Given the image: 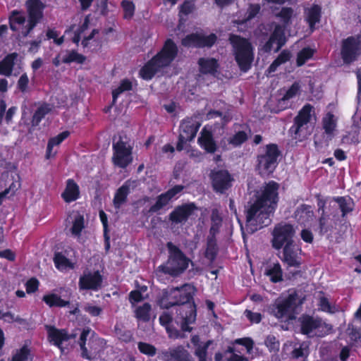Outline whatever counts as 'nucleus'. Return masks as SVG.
Wrapping results in <instances>:
<instances>
[{"instance_id": "nucleus-1", "label": "nucleus", "mask_w": 361, "mask_h": 361, "mask_svg": "<svg viewBox=\"0 0 361 361\" xmlns=\"http://www.w3.org/2000/svg\"><path fill=\"white\" fill-rule=\"evenodd\" d=\"M279 185L270 180L264 186L260 192H257L249 200L245 206V229L250 234L269 226L279 200Z\"/></svg>"}, {"instance_id": "nucleus-2", "label": "nucleus", "mask_w": 361, "mask_h": 361, "mask_svg": "<svg viewBox=\"0 0 361 361\" xmlns=\"http://www.w3.org/2000/svg\"><path fill=\"white\" fill-rule=\"evenodd\" d=\"M195 288L185 283L180 287L171 288L163 291L158 300V305L162 309L177 307L178 317L181 319V329L191 331L190 324L195 322L197 316V307L194 301Z\"/></svg>"}, {"instance_id": "nucleus-3", "label": "nucleus", "mask_w": 361, "mask_h": 361, "mask_svg": "<svg viewBox=\"0 0 361 361\" xmlns=\"http://www.w3.org/2000/svg\"><path fill=\"white\" fill-rule=\"evenodd\" d=\"M178 54L177 44L172 39H166L161 49L140 68V77L145 80H152L157 73L170 66Z\"/></svg>"}, {"instance_id": "nucleus-4", "label": "nucleus", "mask_w": 361, "mask_h": 361, "mask_svg": "<svg viewBox=\"0 0 361 361\" xmlns=\"http://www.w3.org/2000/svg\"><path fill=\"white\" fill-rule=\"evenodd\" d=\"M302 303L297 290H289L286 297H279L269 307L271 315L281 321H292L295 319L296 310Z\"/></svg>"}, {"instance_id": "nucleus-5", "label": "nucleus", "mask_w": 361, "mask_h": 361, "mask_svg": "<svg viewBox=\"0 0 361 361\" xmlns=\"http://www.w3.org/2000/svg\"><path fill=\"white\" fill-rule=\"evenodd\" d=\"M228 40L233 47L235 60L240 70L243 73L247 72L251 68L254 60L251 42L247 39L235 34H231Z\"/></svg>"}, {"instance_id": "nucleus-6", "label": "nucleus", "mask_w": 361, "mask_h": 361, "mask_svg": "<svg viewBox=\"0 0 361 361\" xmlns=\"http://www.w3.org/2000/svg\"><path fill=\"white\" fill-rule=\"evenodd\" d=\"M169 257L164 264L159 266V269L165 274L176 277L183 274L188 267L190 259L183 252L172 242L166 243Z\"/></svg>"}, {"instance_id": "nucleus-7", "label": "nucleus", "mask_w": 361, "mask_h": 361, "mask_svg": "<svg viewBox=\"0 0 361 361\" xmlns=\"http://www.w3.org/2000/svg\"><path fill=\"white\" fill-rule=\"evenodd\" d=\"M133 145L126 136L119 135L117 140L114 139L111 157L113 164L121 169L127 168L133 161Z\"/></svg>"}, {"instance_id": "nucleus-8", "label": "nucleus", "mask_w": 361, "mask_h": 361, "mask_svg": "<svg viewBox=\"0 0 361 361\" xmlns=\"http://www.w3.org/2000/svg\"><path fill=\"white\" fill-rule=\"evenodd\" d=\"M337 216V214H333L332 218L330 217V214L319 216L315 231L320 236L325 237L330 243L339 244L343 239L344 232L337 228L338 221Z\"/></svg>"}, {"instance_id": "nucleus-9", "label": "nucleus", "mask_w": 361, "mask_h": 361, "mask_svg": "<svg viewBox=\"0 0 361 361\" xmlns=\"http://www.w3.org/2000/svg\"><path fill=\"white\" fill-rule=\"evenodd\" d=\"M281 156L279 146L269 143L264 147V153L257 156L256 169L261 175L271 174L278 166V159Z\"/></svg>"}, {"instance_id": "nucleus-10", "label": "nucleus", "mask_w": 361, "mask_h": 361, "mask_svg": "<svg viewBox=\"0 0 361 361\" xmlns=\"http://www.w3.org/2000/svg\"><path fill=\"white\" fill-rule=\"evenodd\" d=\"M296 231L290 223L281 221L276 224L271 231V246L274 250H279L285 245L294 243Z\"/></svg>"}, {"instance_id": "nucleus-11", "label": "nucleus", "mask_w": 361, "mask_h": 361, "mask_svg": "<svg viewBox=\"0 0 361 361\" xmlns=\"http://www.w3.org/2000/svg\"><path fill=\"white\" fill-rule=\"evenodd\" d=\"M27 13V23L22 30L23 37H27L42 21L46 5L41 0H27L25 4Z\"/></svg>"}, {"instance_id": "nucleus-12", "label": "nucleus", "mask_w": 361, "mask_h": 361, "mask_svg": "<svg viewBox=\"0 0 361 361\" xmlns=\"http://www.w3.org/2000/svg\"><path fill=\"white\" fill-rule=\"evenodd\" d=\"M361 55V35L349 36L341 41V56L345 64H350Z\"/></svg>"}, {"instance_id": "nucleus-13", "label": "nucleus", "mask_w": 361, "mask_h": 361, "mask_svg": "<svg viewBox=\"0 0 361 361\" xmlns=\"http://www.w3.org/2000/svg\"><path fill=\"white\" fill-rule=\"evenodd\" d=\"M209 178L213 190L219 194L226 193L234 182L233 176L226 169L212 170Z\"/></svg>"}, {"instance_id": "nucleus-14", "label": "nucleus", "mask_w": 361, "mask_h": 361, "mask_svg": "<svg viewBox=\"0 0 361 361\" xmlns=\"http://www.w3.org/2000/svg\"><path fill=\"white\" fill-rule=\"evenodd\" d=\"M286 28L283 25L276 24L268 40L262 47V50L265 53H270L276 44L274 52H278L286 43Z\"/></svg>"}, {"instance_id": "nucleus-15", "label": "nucleus", "mask_w": 361, "mask_h": 361, "mask_svg": "<svg viewBox=\"0 0 361 361\" xmlns=\"http://www.w3.org/2000/svg\"><path fill=\"white\" fill-rule=\"evenodd\" d=\"M312 110L313 106L310 104H307L302 106L295 117L294 123L290 128V133L294 135L295 139L302 140V138L306 137L305 135H302V128L310 121Z\"/></svg>"}, {"instance_id": "nucleus-16", "label": "nucleus", "mask_w": 361, "mask_h": 361, "mask_svg": "<svg viewBox=\"0 0 361 361\" xmlns=\"http://www.w3.org/2000/svg\"><path fill=\"white\" fill-rule=\"evenodd\" d=\"M103 276L99 270L84 271L79 278L78 286L82 290L98 291L102 288Z\"/></svg>"}, {"instance_id": "nucleus-17", "label": "nucleus", "mask_w": 361, "mask_h": 361, "mask_svg": "<svg viewBox=\"0 0 361 361\" xmlns=\"http://www.w3.org/2000/svg\"><path fill=\"white\" fill-rule=\"evenodd\" d=\"M183 189V185H176L165 192L158 195L157 197L156 202L149 207L148 213L154 214L159 212L161 209L166 207L171 201V200L178 194L181 192Z\"/></svg>"}, {"instance_id": "nucleus-18", "label": "nucleus", "mask_w": 361, "mask_h": 361, "mask_svg": "<svg viewBox=\"0 0 361 361\" xmlns=\"http://www.w3.org/2000/svg\"><path fill=\"white\" fill-rule=\"evenodd\" d=\"M197 209V207L194 202L182 204L176 207L169 214V220L176 224L185 223Z\"/></svg>"}, {"instance_id": "nucleus-19", "label": "nucleus", "mask_w": 361, "mask_h": 361, "mask_svg": "<svg viewBox=\"0 0 361 361\" xmlns=\"http://www.w3.org/2000/svg\"><path fill=\"white\" fill-rule=\"evenodd\" d=\"M44 328L47 331L48 341L57 347L61 354L63 353L65 349L63 346V343L68 341L67 329H58L53 325H45Z\"/></svg>"}, {"instance_id": "nucleus-20", "label": "nucleus", "mask_w": 361, "mask_h": 361, "mask_svg": "<svg viewBox=\"0 0 361 361\" xmlns=\"http://www.w3.org/2000/svg\"><path fill=\"white\" fill-rule=\"evenodd\" d=\"M282 248L283 257L281 260L287 265V267L300 268L301 257H299L298 251L301 252V249L297 248L295 243L285 245Z\"/></svg>"}, {"instance_id": "nucleus-21", "label": "nucleus", "mask_w": 361, "mask_h": 361, "mask_svg": "<svg viewBox=\"0 0 361 361\" xmlns=\"http://www.w3.org/2000/svg\"><path fill=\"white\" fill-rule=\"evenodd\" d=\"M300 333L303 335H310L313 331L322 326V320L319 317L303 314L298 318Z\"/></svg>"}, {"instance_id": "nucleus-22", "label": "nucleus", "mask_w": 361, "mask_h": 361, "mask_svg": "<svg viewBox=\"0 0 361 361\" xmlns=\"http://www.w3.org/2000/svg\"><path fill=\"white\" fill-rule=\"evenodd\" d=\"M314 212L312 206L302 204L294 212V218L300 224L306 225L313 220Z\"/></svg>"}, {"instance_id": "nucleus-23", "label": "nucleus", "mask_w": 361, "mask_h": 361, "mask_svg": "<svg viewBox=\"0 0 361 361\" xmlns=\"http://www.w3.org/2000/svg\"><path fill=\"white\" fill-rule=\"evenodd\" d=\"M197 142L200 146L208 153L214 154L217 149L212 131L206 130L205 128L202 130Z\"/></svg>"}, {"instance_id": "nucleus-24", "label": "nucleus", "mask_w": 361, "mask_h": 361, "mask_svg": "<svg viewBox=\"0 0 361 361\" xmlns=\"http://www.w3.org/2000/svg\"><path fill=\"white\" fill-rule=\"evenodd\" d=\"M200 124L192 118H186L183 119L180 125V133L185 135L189 139V142L192 141L196 136L199 130Z\"/></svg>"}, {"instance_id": "nucleus-25", "label": "nucleus", "mask_w": 361, "mask_h": 361, "mask_svg": "<svg viewBox=\"0 0 361 361\" xmlns=\"http://www.w3.org/2000/svg\"><path fill=\"white\" fill-rule=\"evenodd\" d=\"M61 197L66 203H71L80 197V188L75 181L69 178L66 180L65 190L61 193Z\"/></svg>"}, {"instance_id": "nucleus-26", "label": "nucleus", "mask_w": 361, "mask_h": 361, "mask_svg": "<svg viewBox=\"0 0 361 361\" xmlns=\"http://www.w3.org/2000/svg\"><path fill=\"white\" fill-rule=\"evenodd\" d=\"M322 13V7L318 4H314L310 8L305 9V21L312 32L315 30L316 24L320 22Z\"/></svg>"}, {"instance_id": "nucleus-27", "label": "nucleus", "mask_w": 361, "mask_h": 361, "mask_svg": "<svg viewBox=\"0 0 361 361\" xmlns=\"http://www.w3.org/2000/svg\"><path fill=\"white\" fill-rule=\"evenodd\" d=\"M68 130H64L56 136L50 137L47 142L45 157L49 159L54 157L57 153L56 151L53 152L54 147L60 145L70 135Z\"/></svg>"}, {"instance_id": "nucleus-28", "label": "nucleus", "mask_w": 361, "mask_h": 361, "mask_svg": "<svg viewBox=\"0 0 361 361\" xmlns=\"http://www.w3.org/2000/svg\"><path fill=\"white\" fill-rule=\"evenodd\" d=\"M197 64L200 72L205 75H214L219 66L218 61L214 58H200Z\"/></svg>"}, {"instance_id": "nucleus-29", "label": "nucleus", "mask_w": 361, "mask_h": 361, "mask_svg": "<svg viewBox=\"0 0 361 361\" xmlns=\"http://www.w3.org/2000/svg\"><path fill=\"white\" fill-rule=\"evenodd\" d=\"M130 192V185L126 183L119 187L113 199V204L116 209H120L128 200V196Z\"/></svg>"}, {"instance_id": "nucleus-30", "label": "nucleus", "mask_w": 361, "mask_h": 361, "mask_svg": "<svg viewBox=\"0 0 361 361\" xmlns=\"http://www.w3.org/2000/svg\"><path fill=\"white\" fill-rule=\"evenodd\" d=\"M18 56L16 52L11 53L0 61V75L10 76L12 74Z\"/></svg>"}, {"instance_id": "nucleus-31", "label": "nucleus", "mask_w": 361, "mask_h": 361, "mask_svg": "<svg viewBox=\"0 0 361 361\" xmlns=\"http://www.w3.org/2000/svg\"><path fill=\"white\" fill-rule=\"evenodd\" d=\"M26 21L25 16L23 11L13 10L11 12L8 17L10 29L16 32L24 25Z\"/></svg>"}, {"instance_id": "nucleus-32", "label": "nucleus", "mask_w": 361, "mask_h": 361, "mask_svg": "<svg viewBox=\"0 0 361 361\" xmlns=\"http://www.w3.org/2000/svg\"><path fill=\"white\" fill-rule=\"evenodd\" d=\"M264 275L269 278L271 283H276L283 281V270L279 262L267 266Z\"/></svg>"}, {"instance_id": "nucleus-33", "label": "nucleus", "mask_w": 361, "mask_h": 361, "mask_svg": "<svg viewBox=\"0 0 361 361\" xmlns=\"http://www.w3.org/2000/svg\"><path fill=\"white\" fill-rule=\"evenodd\" d=\"M90 334H94V332L92 331V329L90 327L87 326L83 328L80 331V338L78 341L81 350V357L87 360L92 359V357L90 355L88 350L85 345L87 337Z\"/></svg>"}, {"instance_id": "nucleus-34", "label": "nucleus", "mask_w": 361, "mask_h": 361, "mask_svg": "<svg viewBox=\"0 0 361 361\" xmlns=\"http://www.w3.org/2000/svg\"><path fill=\"white\" fill-rule=\"evenodd\" d=\"M334 200L338 204V208L341 212V217L345 218L346 215L353 212L354 209V202L350 197H336Z\"/></svg>"}, {"instance_id": "nucleus-35", "label": "nucleus", "mask_w": 361, "mask_h": 361, "mask_svg": "<svg viewBox=\"0 0 361 361\" xmlns=\"http://www.w3.org/2000/svg\"><path fill=\"white\" fill-rule=\"evenodd\" d=\"M42 300L49 307H63L69 305L70 304V302L68 300H65L62 299L61 296L55 293H49L44 295L42 298Z\"/></svg>"}, {"instance_id": "nucleus-36", "label": "nucleus", "mask_w": 361, "mask_h": 361, "mask_svg": "<svg viewBox=\"0 0 361 361\" xmlns=\"http://www.w3.org/2000/svg\"><path fill=\"white\" fill-rule=\"evenodd\" d=\"M294 16V10L291 7H283L281 11L275 14V16L280 20L286 29L287 27L292 24V18Z\"/></svg>"}, {"instance_id": "nucleus-37", "label": "nucleus", "mask_w": 361, "mask_h": 361, "mask_svg": "<svg viewBox=\"0 0 361 361\" xmlns=\"http://www.w3.org/2000/svg\"><path fill=\"white\" fill-rule=\"evenodd\" d=\"M32 360L31 350L27 345L17 349L12 355L11 361H28Z\"/></svg>"}, {"instance_id": "nucleus-38", "label": "nucleus", "mask_w": 361, "mask_h": 361, "mask_svg": "<svg viewBox=\"0 0 361 361\" xmlns=\"http://www.w3.org/2000/svg\"><path fill=\"white\" fill-rule=\"evenodd\" d=\"M51 111L50 107L48 104H44L39 106L34 114L32 115L31 119V125L32 127L37 126L42 120L45 117L47 114H48Z\"/></svg>"}, {"instance_id": "nucleus-39", "label": "nucleus", "mask_w": 361, "mask_h": 361, "mask_svg": "<svg viewBox=\"0 0 361 361\" xmlns=\"http://www.w3.org/2000/svg\"><path fill=\"white\" fill-rule=\"evenodd\" d=\"M322 126L324 133L331 137L336 127V122L332 113L328 112L322 118Z\"/></svg>"}, {"instance_id": "nucleus-40", "label": "nucleus", "mask_w": 361, "mask_h": 361, "mask_svg": "<svg viewBox=\"0 0 361 361\" xmlns=\"http://www.w3.org/2000/svg\"><path fill=\"white\" fill-rule=\"evenodd\" d=\"M159 323L162 326H164L169 333V336L170 338H177L180 336V332L178 330H176V334L173 335L171 331V324L173 321V317L171 314L166 312H164L159 318Z\"/></svg>"}, {"instance_id": "nucleus-41", "label": "nucleus", "mask_w": 361, "mask_h": 361, "mask_svg": "<svg viewBox=\"0 0 361 361\" xmlns=\"http://www.w3.org/2000/svg\"><path fill=\"white\" fill-rule=\"evenodd\" d=\"M152 306L149 302H145L142 305L138 306L135 311V317L140 321L147 322L150 320V312Z\"/></svg>"}, {"instance_id": "nucleus-42", "label": "nucleus", "mask_w": 361, "mask_h": 361, "mask_svg": "<svg viewBox=\"0 0 361 361\" xmlns=\"http://www.w3.org/2000/svg\"><path fill=\"white\" fill-rule=\"evenodd\" d=\"M218 254V247L216 238H208L207 239V248L204 256L210 262H214Z\"/></svg>"}, {"instance_id": "nucleus-43", "label": "nucleus", "mask_w": 361, "mask_h": 361, "mask_svg": "<svg viewBox=\"0 0 361 361\" xmlns=\"http://www.w3.org/2000/svg\"><path fill=\"white\" fill-rule=\"evenodd\" d=\"M133 89L132 82L126 78L121 81L120 85L112 91V104L116 102L118 96L126 91H130Z\"/></svg>"}, {"instance_id": "nucleus-44", "label": "nucleus", "mask_w": 361, "mask_h": 361, "mask_svg": "<svg viewBox=\"0 0 361 361\" xmlns=\"http://www.w3.org/2000/svg\"><path fill=\"white\" fill-rule=\"evenodd\" d=\"M54 262L56 268L59 270H63L67 268L73 267L71 262L62 252H55L54 256Z\"/></svg>"}, {"instance_id": "nucleus-45", "label": "nucleus", "mask_w": 361, "mask_h": 361, "mask_svg": "<svg viewBox=\"0 0 361 361\" xmlns=\"http://www.w3.org/2000/svg\"><path fill=\"white\" fill-rule=\"evenodd\" d=\"M181 44L185 47L200 49V33L195 32L187 35L182 39Z\"/></svg>"}, {"instance_id": "nucleus-46", "label": "nucleus", "mask_w": 361, "mask_h": 361, "mask_svg": "<svg viewBox=\"0 0 361 361\" xmlns=\"http://www.w3.org/2000/svg\"><path fill=\"white\" fill-rule=\"evenodd\" d=\"M314 50L310 47L302 48L297 54L296 65L298 67L303 66L307 61L314 56Z\"/></svg>"}, {"instance_id": "nucleus-47", "label": "nucleus", "mask_w": 361, "mask_h": 361, "mask_svg": "<svg viewBox=\"0 0 361 361\" xmlns=\"http://www.w3.org/2000/svg\"><path fill=\"white\" fill-rule=\"evenodd\" d=\"M248 139V135L243 130L236 132L233 136L228 138L227 142L233 147H240Z\"/></svg>"}, {"instance_id": "nucleus-48", "label": "nucleus", "mask_w": 361, "mask_h": 361, "mask_svg": "<svg viewBox=\"0 0 361 361\" xmlns=\"http://www.w3.org/2000/svg\"><path fill=\"white\" fill-rule=\"evenodd\" d=\"M212 226L209 229V235L208 238H216V235L219 232L222 225V218L218 213L212 212L211 216Z\"/></svg>"}, {"instance_id": "nucleus-49", "label": "nucleus", "mask_w": 361, "mask_h": 361, "mask_svg": "<svg viewBox=\"0 0 361 361\" xmlns=\"http://www.w3.org/2000/svg\"><path fill=\"white\" fill-rule=\"evenodd\" d=\"M86 61V56L79 54L75 50H71L66 54L62 59V62L64 63H76L78 64H82Z\"/></svg>"}, {"instance_id": "nucleus-50", "label": "nucleus", "mask_w": 361, "mask_h": 361, "mask_svg": "<svg viewBox=\"0 0 361 361\" xmlns=\"http://www.w3.org/2000/svg\"><path fill=\"white\" fill-rule=\"evenodd\" d=\"M85 228V219L82 214H78L75 216L71 228V233L74 235H80L82 229Z\"/></svg>"}, {"instance_id": "nucleus-51", "label": "nucleus", "mask_w": 361, "mask_h": 361, "mask_svg": "<svg viewBox=\"0 0 361 361\" xmlns=\"http://www.w3.org/2000/svg\"><path fill=\"white\" fill-rule=\"evenodd\" d=\"M218 37L216 34L211 33L209 35L200 34V49L211 48L217 42Z\"/></svg>"}, {"instance_id": "nucleus-52", "label": "nucleus", "mask_w": 361, "mask_h": 361, "mask_svg": "<svg viewBox=\"0 0 361 361\" xmlns=\"http://www.w3.org/2000/svg\"><path fill=\"white\" fill-rule=\"evenodd\" d=\"M121 7L123 10V18L125 19L132 18L135 10V6L133 2L128 0H123L121 1Z\"/></svg>"}, {"instance_id": "nucleus-53", "label": "nucleus", "mask_w": 361, "mask_h": 361, "mask_svg": "<svg viewBox=\"0 0 361 361\" xmlns=\"http://www.w3.org/2000/svg\"><path fill=\"white\" fill-rule=\"evenodd\" d=\"M301 86L299 82H294L291 86L286 90L282 97V100H289L300 93Z\"/></svg>"}, {"instance_id": "nucleus-54", "label": "nucleus", "mask_w": 361, "mask_h": 361, "mask_svg": "<svg viewBox=\"0 0 361 361\" xmlns=\"http://www.w3.org/2000/svg\"><path fill=\"white\" fill-rule=\"evenodd\" d=\"M137 348L141 353L149 357H153L157 353V348L155 346L148 343L142 341L139 342L137 343Z\"/></svg>"}, {"instance_id": "nucleus-55", "label": "nucleus", "mask_w": 361, "mask_h": 361, "mask_svg": "<svg viewBox=\"0 0 361 361\" xmlns=\"http://www.w3.org/2000/svg\"><path fill=\"white\" fill-rule=\"evenodd\" d=\"M308 355L309 348L305 343H301L298 348H295L291 352V357L293 359L307 357Z\"/></svg>"}, {"instance_id": "nucleus-56", "label": "nucleus", "mask_w": 361, "mask_h": 361, "mask_svg": "<svg viewBox=\"0 0 361 361\" xmlns=\"http://www.w3.org/2000/svg\"><path fill=\"white\" fill-rule=\"evenodd\" d=\"M212 343L209 340L202 345H199L195 350V355L199 358V361H207V349Z\"/></svg>"}, {"instance_id": "nucleus-57", "label": "nucleus", "mask_w": 361, "mask_h": 361, "mask_svg": "<svg viewBox=\"0 0 361 361\" xmlns=\"http://www.w3.org/2000/svg\"><path fill=\"white\" fill-rule=\"evenodd\" d=\"M170 356L173 361H189L188 353L185 350L174 349L171 351Z\"/></svg>"}, {"instance_id": "nucleus-58", "label": "nucleus", "mask_w": 361, "mask_h": 361, "mask_svg": "<svg viewBox=\"0 0 361 361\" xmlns=\"http://www.w3.org/2000/svg\"><path fill=\"white\" fill-rule=\"evenodd\" d=\"M25 286L26 293L27 294H32L38 290L39 281L35 277H32L26 281Z\"/></svg>"}, {"instance_id": "nucleus-59", "label": "nucleus", "mask_w": 361, "mask_h": 361, "mask_svg": "<svg viewBox=\"0 0 361 361\" xmlns=\"http://www.w3.org/2000/svg\"><path fill=\"white\" fill-rule=\"evenodd\" d=\"M260 11L259 4H250L245 13V20H250L254 18Z\"/></svg>"}, {"instance_id": "nucleus-60", "label": "nucleus", "mask_w": 361, "mask_h": 361, "mask_svg": "<svg viewBox=\"0 0 361 361\" xmlns=\"http://www.w3.org/2000/svg\"><path fill=\"white\" fill-rule=\"evenodd\" d=\"M235 343L244 346L248 353H250L254 347V341L250 337L238 338L235 341Z\"/></svg>"}, {"instance_id": "nucleus-61", "label": "nucleus", "mask_w": 361, "mask_h": 361, "mask_svg": "<svg viewBox=\"0 0 361 361\" xmlns=\"http://www.w3.org/2000/svg\"><path fill=\"white\" fill-rule=\"evenodd\" d=\"M245 315L247 319L252 324H259L261 322L262 315L259 312H253L251 310H246L245 311Z\"/></svg>"}, {"instance_id": "nucleus-62", "label": "nucleus", "mask_w": 361, "mask_h": 361, "mask_svg": "<svg viewBox=\"0 0 361 361\" xmlns=\"http://www.w3.org/2000/svg\"><path fill=\"white\" fill-rule=\"evenodd\" d=\"M84 310L92 317L99 316L103 311L102 307H100L99 306L93 305L90 303L87 304L85 306Z\"/></svg>"}, {"instance_id": "nucleus-63", "label": "nucleus", "mask_w": 361, "mask_h": 361, "mask_svg": "<svg viewBox=\"0 0 361 361\" xmlns=\"http://www.w3.org/2000/svg\"><path fill=\"white\" fill-rule=\"evenodd\" d=\"M318 305L319 309L325 312L332 313L331 305L327 298L322 296L319 298Z\"/></svg>"}, {"instance_id": "nucleus-64", "label": "nucleus", "mask_w": 361, "mask_h": 361, "mask_svg": "<svg viewBox=\"0 0 361 361\" xmlns=\"http://www.w3.org/2000/svg\"><path fill=\"white\" fill-rule=\"evenodd\" d=\"M346 333L352 341H357L360 338V331L353 325H348Z\"/></svg>"}]
</instances>
